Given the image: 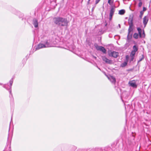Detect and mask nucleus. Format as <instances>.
<instances>
[{"label":"nucleus","instance_id":"obj_1","mask_svg":"<svg viewBox=\"0 0 151 151\" xmlns=\"http://www.w3.org/2000/svg\"><path fill=\"white\" fill-rule=\"evenodd\" d=\"M53 21L56 25L60 26H67L68 23L66 19L60 17H54Z\"/></svg>","mask_w":151,"mask_h":151},{"label":"nucleus","instance_id":"obj_2","mask_svg":"<svg viewBox=\"0 0 151 151\" xmlns=\"http://www.w3.org/2000/svg\"><path fill=\"white\" fill-rule=\"evenodd\" d=\"M51 46L50 44L47 41L45 42V44L40 43L39 44L36 48V50H38L43 48L48 47Z\"/></svg>","mask_w":151,"mask_h":151},{"label":"nucleus","instance_id":"obj_3","mask_svg":"<svg viewBox=\"0 0 151 151\" xmlns=\"http://www.w3.org/2000/svg\"><path fill=\"white\" fill-rule=\"evenodd\" d=\"M119 53L116 51H109L108 52L109 55L114 58H116L119 56Z\"/></svg>","mask_w":151,"mask_h":151},{"label":"nucleus","instance_id":"obj_4","mask_svg":"<svg viewBox=\"0 0 151 151\" xmlns=\"http://www.w3.org/2000/svg\"><path fill=\"white\" fill-rule=\"evenodd\" d=\"M129 29H128V35L129 34L130 32L132 30V26L133 22L132 19H129Z\"/></svg>","mask_w":151,"mask_h":151},{"label":"nucleus","instance_id":"obj_5","mask_svg":"<svg viewBox=\"0 0 151 151\" xmlns=\"http://www.w3.org/2000/svg\"><path fill=\"white\" fill-rule=\"evenodd\" d=\"M96 48L97 50H100L104 53H106V50L103 47L98 46L96 47Z\"/></svg>","mask_w":151,"mask_h":151},{"label":"nucleus","instance_id":"obj_6","mask_svg":"<svg viewBox=\"0 0 151 151\" xmlns=\"http://www.w3.org/2000/svg\"><path fill=\"white\" fill-rule=\"evenodd\" d=\"M102 60L104 61L106 63L108 64H111L112 63V60L107 59L105 56H102Z\"/></svg>","mask_w":151,"mask_h":151},{"label":"nucleus","instance_id":"obj_7","mask_svg":"<svg viewBox=\"0 0 151 151\" xmlns=\"http://www.w3.org/2000/svg\"><path fill=\"white\" fill-rule=\"evenodd\" d=\"M115 11V9L114 8L112 7L111 9L109 14V19L110 20H111L112 16L114 14Z\"/></svg>","mask_w":151,"mask_h":151},{"label":"nucleus","instance_id":"obj_8","mask_svg":"<svg viewBox=\"0 0 151 151\" xmlns=\"http://www.w3.org/2000/svg\"><path fill=\"white\" fill-rule=\"evenodd\" d=\"M148 21V18L147 16H145L143 18V22L145 27Z\"/></svg>","mask_w":151,"mask_h":151},{"label":"nucleus","instance_id":"obj_9","mask_svg":"<svg viewBox=\"0 0 151 151\" xmlns=\"http://www.w3.org/2000/svg\"><path fill=\"white\" fill-rule=\"evenodd\" d=\"M129 84L131 86L134 87L136 88L137 85L136 84L135 82L134 81H131L129 82Z\"/></svg>","mask_w":151,"mask_h":151},{"label":"nucleus","instance_id":"obj_10","mask_svg":"<svg viewBox=\"0 0 151 151\" xmlns=\"http://www.w3.org/2000/svg\"><path fill=\"white\" fill-rule=\"evenodd\" d=\"M109 79L112 83H115L116 82V79L113 76H109L108 77Z\"/></svg>","mask_w":151,"mask_h":151},{"label":"nucleus","instance_id":"obj_11","mask_svg":"<svg viewBox=\"0 0 151 151\" xmlns=\"http://www.w3.org/2000/svg\"><path fill=\"white\" fill-rule=\"evenodd\" d=\"M33 24L35 27L36 28L38 27V23L37 20L35 18L33 19Z\"/></svg>","mask_w":151,"mask_h":151},{"label":"nucleus","instance_id":"obj_12","mask_svg":"<svg viewBox=\"0 0 151 151\" xmlns=\"http://www.w3.org/2000/svg\"><path fill=\"white\" fill-rule=\"evenodd\" d=\"M137 30L138 32L139 37H142V29L138 27L137 28Z\"/></svg>","mask_w":151,"mask_h":151},{"label":"nucleus","instance_id":"obj_13","mask_svg":"<svg viewBox=\"0 0 151 151\" xmlns=\"http://www.w3.org/2000/svg\"><path fill=\"white\" fill-rule=\"evenodd\" d=\"M125 10L124 9L120 10L119 12V14L120 15H123L125 13Z\"/></svg>","mask_w":151,"mask_h":151},{"label":"nucleus","instance_id":"obj_14","mask_svg":"<svg viewBox=\"0 0 151 151\" xmlns=\"http://www.w3.org/2000/svg\"><path fill=\"white\" fill-rule=\"evenodd\" d=\"M133 50L132 51L135 52L137 51L138 49V47L135 45L133 46Z\"/></svg>","mask_w":151,"mask_h":151},{"label":"nucleus","instance_id":"obj_15","mask_svg":"<svg viewBox=\"0 0 151 151\" xmlns=\"http://www.w3.org/2000/svg\"><path fill=\"white\" fill-rule=\"evenodd\" d=\"M127 62H125L123 63H122L121 64V66L122 67H125L126 65H127Z\"/></svg>","mask_w":151,"mask_h":151},{"label":"nucleus","instance_id":"obj_16","mask_svg":"<svg viewBox=\"0 0 151 151\" xmlns=\"http://www.w3.org/2000/svg\"><path fill=\"white\" fill-rule=\"evenodd\" d=\"M138 34L137 33H135L133 35V37L136 39L138 38Z\"/></svg>","mask_w":151,"mask_h":151},{"label":"nucleus","instance_id":"obj_17","mask_svg":"<svg viewBox=\"0 0 151 151\" xmlns=\"http://www.w3.org/2000/svg\"><path fill=\"white\" fill-rule=\"evenodd\" d=\"M135 53H136L135 52L133 51H132L131 52L130 54V56H134L135 54Z\"/></svg>","mask_w":151,"mask_h":151},{"label":"nucleus","instance_id":"obj_18","mask_svg":"<svg viewBox=\"0 0 151 151\" xmlns=\"http://www.w3.org/2000/svg\"><path fill=\"white\" fill-rule=\"evenodd\" d=\"M113 2V0L111 1V0H108V3L110 5H111L112 4Z\"/></svg>","mask_w":151,"mask_h":151},{"label":"nucleus","instance_id":"obj_19","mask_svg":"<svg viewBox=\"0 0 151 151\" xmlns=\"http://www.w3.org/2000/svg\"><path fill=\"white\" fill-rule=\"evenodd\" d=\"M13 82V79L12 78L9 81V83L10 85V86L11 87V86L12 85V83Z\"/></svg>","mask_w":151,"mask_h":151},{"label":"nucleus","instance_id":"obj_20","mask_svg":"<svg viewBox=\"0 0 151 151\" xmlns=\"http://www.w3.org/2000/svg\"><path fill=\"white\" fill-rule=\"evenodd\" d=\"M140 13V15H139V17H140V18H141L144 14V12L143 11H141Z\"/></svg>","mask_w":151,"mask_h":151},{"label":"nucleus","instance_id":"obj_21","mask_svg":"<svg viewBox=\"0 0 151 151\" xmlns=\"http://www.w3.org/2000/svg\"><path fill=\"white\" fill-rule=\"evenodd\" d=\"M130 62H131L133 60L134 58V56H130Z\"/></svg>","mask_w":151,"mask_h":151},{"label":"nucleus","instance_id":"obj_22","mask_svg":"<svg viewBox=\"0 0 151 151\" xmlns=\"http://www.w3.org/2000/svg\"><path fill=\"white\" fill-rule=\"evenodd\" d=\"M144 59V56L142 55V58L139 59V60L138 62H139L141 61H142V60H143Z\"/></svg>","mask_w":151,"mask_h":151},{"label":"nucleus","instance_id":"obj_23","mask_svg":"<svg viewBox=\"0 0 151 151\" xmlns=\"http://www.w3.org/2000/svg\"><path fill=\"white\" fill-rule=\"evenodd\" d=\"M142 5V3L141 2H140L138 4V6L139 7H140Z\"/></svg>","mask_w":151,"mask_h":151},{"label":"nucleus","instance_id":"obj_24","mask_svg":"<svg viewBox=\"0 0 151 151\" xmlns=\"http://www.w3.org/2000/svg\"><path fill=\"white\" fill-rule=\"evenodd\" d=\"M100 0H96V4H97Z\"/></svg>","mask_w":151,"mask_h":151},{"label":"nucleus","instance_id":"obj_25","mask_svg":"<svg viewBox=\"0 0 151 151\" xmlns=\"http://www.w3.org/2000/svg\"><path fill=\"white\" fill-rule=\"evenodd\" d=\"M145 36V32H144V30H143V33H142V37H144Z\"/></svg>","mask_w":151,"mask_h":151},{"label":"nucleus","instance_id":"obj_26","mask_svg":"<svg viewBox=\"0 0 151 151\" xmlns=\"http://www.w3.org/2000/svg\"><path fill=\"white\" fill-rule=\"evenodd\" d=\"M126 59L127 60H128L129 58V56L128 55H127L126 56Z\"/></svg>","mask_w":151,"mask_h":151},{"label":"nucleus","instance_id":"obj_27","mask_svg":"<svg viewBox=\"0 0 151 151\" xmlns=\"http://www.w3.org/2000/svg\"><path fill=\"white\" fill-rule=\"evenodd\" d=\"M146 8L145 7H143V12L145 11L146 10Z\"/></svg>","mask_w":151,"mask_h":151},{"label":"nucleus","instance_id":"obj_28","mask_svg":"<svg viewBox=\"0 0 151 151\" xmlns=\"http://www.w3.org/2000/svg\"><path fill=\"white\" fill-rule=\"evenodd\" d=\"M93 58H95V59H96V57H95V56H93Z\"/></svg>","mask_w":151,"mask_h":151},{"label":"nucleus","instance_id":"obj_29","mask_svg":"<svg viewBox=\"0 0 151 151\" xmlns=\"http://www.w3.org/2000/svg\"><path fill=\"white\" fill-rule=\"evenodd\" d=\"M88 4H90V1H88Z\"/></svg>","mask_w":151,"mask_h":151},{"label":"nucleus","instance_id":"obj_30","mask_svg":"<svg viewBox=\"0 0 151 151\" xmlns=\"http://www.w3.org/2000/svg\"><path fill=\"white\" fill-rule=\"evenodd\" d=\"M107 23H106L105 25V26H106L107 25Z\"/></svg>","mask_w":151,"mask_h":151},{"label":"nucleus","instance_id":"obj_31","mask_svg":"<svg viewBox=\"0 0 151 151\" xmlns=\"http://www.w3.org/2000/svg\"><path fill=\"white\" fill-rule=\"evenodd\" d=\"M119 27L120 28V25L119 24Z\"/></svg>","mask_w":151,"mask_h":151},{"label":"nucleus","instance_id":"obj_32","mask_svg":"<svg viewBox=\"0 0 151 151\" xmlns=\"http://www.w3.org/2000/svg\"><path fill=\"white\" fill-rule=\"evenodd\" d=\"M90 0H88V1H90Z\"/></svg>","mask_w":151,"mask_h":151},{"label":"nucleus","instance_id":"obj_33","mask_svg":"<svg viewBox=\"0 0 151 151\" xmlns=\"http://www.w3.org/2000/svg\"><path fill=\"white\" fill-rule=\"evenodd\" d=\"M10 93H11V91H10Z\"/></svg>","mask_w":151,"mask_h":151},{"label":"nucleus","instance_id":"obj_34","mask_svg":"<svg viewBox=\"0 0 151 151\" xmlns=\"http://www.w3.org/2000/svg\"><path fill=\"white\" fill-rule=\"evenodd\" d=\"M0 85H1V84H0Z\"/></svg>","mask_w":151,"mask_h":151}]
</instances>
